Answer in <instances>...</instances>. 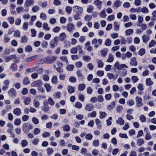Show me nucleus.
I'll list each match as a JSON object with an SVG mask.
<instances>
[{"instance_id": "obj_57", "label": "nucleus", "mask_w": 156, "mask_h": 156, "mask_svg": "<svg viewBox=\"0 0 156 156\" xmlns=\"http://www.w3.org/2000/svg\"><path fill=\"white\" fill-rule=\"evenodd\" d=\"M156 44V42L154 40H152L149 43L148 46L149 48L154 47Z\"/></svg>"}, {"instance_id": "obj_64", "label": "nucleus", "mask_w": 156, "mask_h": 156, "mask_svg": "<svg viewBox=\"0 0 156 156\" xmlns=\"http://www.w3.org/2000/svg\"><path fill=\"white\" fill-rule=\"evenodd\" d=\"M40 133V129L38 128H35L34 131V133L35 135H37Z\"/></svg>"}, {"instance_id": "obj_39", "label": "nucleus", "mask_w": 156, "mask_h": 156, "mask_svg": "<svg viewBox=\"0 0 156 156\" xmlns=\"http://www.w3.org/2000/svg\"><path fill=\"white\" fill-rule=\"evenodd\" d=\"M10 67L13 71H16L17 69V66L15 63H12L11 66Z\"/></svg>"}, {"instance_id": "obj_61", "label": "nucleus", "mask_w": 156, "mask_h": 156, "mask_svg": "<svg viewBox=\"0 0 156 156\" xmlns=\"http://www.w3.org/2000/svg\"><path fill=\"white\" fill-rule=\"evenodd\" d=\"M21 123V121L19 119H16L14 121V123L16 125H20Z\"/></svg>"}, {"instance_id": "obj_13", "label": "nucleus", "mask_w": 156, "mask_h": 156, "mask_svg": "<svg viewBox=\"0 0 156 156\" xmlns=\"http://www.w3.org/2000/svg\"><path fill=\"white\" fill-rule=\"evenodd\" d=\"M16 57V55L15 54L9 55L5 57V61L6 62H8L10 60L15 58Z\"/></svg>"}, {"instance_id": "obj_20", "label": "nucleus", "mask_w": 156, "mask_h": 156, "mask_svg": "<svg viewBox=\"0 0 156 156\" xmlns=\"http://www.w3.org/2000/svg\"><path fill=\"white\" fill-rule=\"evenodd\" d=\"M8 128L7 129V131L9 133H11L12 132V129H13V126L10 123H9L7 125Z\"/></svg>"}, {"instance_id": "obj_62", "label": "nucleus", "mask_w": 156, "mask_h": 156, "mask_svg": "<svg viewBox=\"0 0 156 156\" xmlns=\"http://www.w3.org/2000/svg\"><path fill=\"white\" fill-rule=\"evenodd\" d=\"M82 62L80 61H79L75 63L76 67L77 68L81 67L82 66Z\"/></svg>"}, {"instance_id": "obj_17", "label": "nucleus", "mask_w": 156, "mask_h": 156, "mask_svg": "<svg viewBox=\"0 0 156 156\" xmlns=\"http://www.w3.org/2000/svg\"><path fill=\"white\" fill-rule=\"evenodd\" d=\"M117 124L121 125H123L124 123V121L121 117H119L116 121Z\"/></svg>"}, {"instance_id": "obj_1", "label": "nucleus", "mask_w": 156, "mask_h": 156, "mask_svg": "<svg viewBox=\"0 0 156 156\" xmlns=\"http://www.w3.org/2000/svg\"><path fill=\"white\" fill-rule=\"evenodd\" d=\"M57 58V57L54 56H49L40 59V62H43L47 64H51L54 62Z\"/></svg>"}, {"instance_id": "obj_7", "label": "nucleus", "mask_w": 156, "mask_h": 156, "mask_svg": "<svg viewBox=\"0 0 156 156\" xmlns=\"http://www.w3.org/2000/svg\"><path fill=\"white\" fill-rule=\"evenodd\" d=\"M8 94L11 98H13L16 95V93L15 89L13 88L10 89L8 91Z\"/></svg>"}, {"instance_id": "obj_50", "label": "nucleus", "mask_w": 156, "mask_h": 156, "mask_svg": "<svg viewBox=\"0 0 156 156\" xmlns=\"http://www.w3.org/2000/svg\"><path fill=\"white\" fill-rule=\"evenodd\" d=\"M31 100V98L29 97H27L26 98L25 100L24 101V103L25 105H28L30 102V101Z\"/></svg>"}, {"instance_id": "obj_18", "label": "nucleus", "mask_w": 156, "mask_h": 156, "mask_svg": "<svg viewBox=\"0 0 156 156\" xmlns=\"http://www.w3.org/2000/svg\"><path fill=\"white\" fill-rule=\"evenodd\" d=\"M144 142L143 139L140 138L138 139L136 141V144L138 146H141L144 144Z\"/></svg>"}, {"instance_id": "obj_19", "label": "nucleus", "mask_w": 156, "mask_h": 156, "mask_svg": "<svg viewBox=\"0 0 156 156\" xmlns=\"http://www.w3.org/2000/svg\"><path fill=\"white\" fill-rule=\"evenodd\" d=\"M113 25L115 31H117L119 30V25L118 22H115L114 23Z\"/></svg>"}, {"instance_id": "obj_46", "label": "nucleus", "mask_w": 156, "mask_h": 156, "mask_svg": "<svg viewBox=\"0 0 156 156\" xmlns=\"http://www.w3.org/2000/svg\"><path fill=\"white\" fill-rule=\"evenodd\" d=\"M21 144L23 147H25L28 145V143L26 140H22Z\"/></svg>"}, {"instance_id": "obj_11", "label": "nucleus", "mask_w": 156, "mask_h": 156, "mask_svg": "<svg viewBox=\"0 0 156 156\" xmlns=\"http://www.w3.org/2000/svg\"><path fill=\"white\" fill-rule=\"evenodd\" d=\"M94 108V107L93 105L91 104H87L84 107L85 110L89 112L93 110Z\"/></svg>"}, {"instance_id": "obj_32", "label": "nucleus", "mask_w": 156, "mask_h": 156, "mask_svg": "<svg viewBox=\"0 0 156 156\" xmlns=\"http://www.w3.org/2000/svg\"><path fill=\"white\" fill-rule=\"evenodd\" d=\"M66 37V35L64 32L61 33L59 36V38L61 41H62Z\"/></svg>"}, {"instance_id": "obj_51", "label": "nucleus", "mask_w": 156, "mask_h": 156, "mask_svg": "<svg viewBox=\"0 0 156 156\" xmlns=\"http://www.w3.org/2000/svg\"><path fill=\"white\" fill-rule=\"evenodd\" d=\"M127 105L130 106L133 105H134V101L132 99H129L126 103Z\"/></svg>"}, {"instance_id": "obj_9", "label": "nucleus", "mask_w": 156, "mask_h": 156, "mask_svg": "<svg viewBox=\"0 0 156 156\" xmlns=\"http://www.w3.org/2000/svg\"><path fill=\"white\" fill-rule=\"evenodd\" d=\"M74 28V25L72 23H69L67 25V30L70 34L73 33Z\"/></svg>"}, {"instance_id": "obj_40", "label": "nucleus", "mask_w": 156, "mask_h": 156, "mask_svg": "<svg viewBox=\"0 0 156 156\" xmlns=\"http://www.w3.org/2000/svg\"><path fill=\"white\" fill-rule=\"evenodd\" d=\"M44 87L45 88L47 92H49L50 91L51 87L49 84L46 83L44 84Z\"/></svg>"}, {"instance_id": "obj_43", "label": "nucleus", "mask_w": 156, "mask_h": 156, "mask_svg": "<svg viewBox=\"0 0 156 156\" xmlns=\"http://www.w3.org/2000/svg\"><path fill=\"white\" fill-rule=\"evenodd\" d=\"M94 9V7L92 5H90L87 7V12L88 13H90L92 12Z\"/></svg>"}, {"instance_id": "obj_26", "label": "nucleus", "mask_w": 156, "mask_h": 156, "mask_svg": "<svg viewBox=\"0 0 156 156\" xmlns=\"http://www.w3.org/2000/svg\"><path fill=\"white\" fill-rule=\"evenodd\" d=\"M99 16L101 17L102 18H104L106 17L107 15L106 14L105 9H103L102 11L100 13Z\"/></svg>"}, {"instance_id": "obj_56", "label": "nucleus", "mask_w": 156, "mask_h": 156, "mask_svg": "<svg viewBox=\"0 0 156 156\" xmlns=\"http://www.w3.org/2000/svg\"><path fill=\"white\" fill-rule=\"evenodd\" d=\"M139 119L142 122H144L146 120V117L143 115H141L140 116Z\"/></svg>"}, {"instance_id": "obj_30", "label": "nucleus", "mask_w": 156, "mask_h": 156, "mask_svg": "<svg viewBox=\"0 0 156 156\" xmlns=\"http://www.w3.org/2000/svg\"><path fill=\"white\" fill-rule=\"evenodd\" d=\"M47 153L48 155H50L52 154L54 152V150L52 148L48 147L46 150Z\"/></svg>"}, {"instance_id": "obj_10", "label": "nucleus", "mask_w": 156, "mask_h": 156, "mask_svg": "<svg viewBox=\"0 0 156 156\" xmlns=\"http://www.w3.org/2000/svg\"><path fill=\"white\" fill-rule=\"evenodd\" d=\"M43 106L42 107V110L44 112H47L49 109L48 105V102L46 100H45L43 103Z\"/></svg>"}, {"instance_id": "obj_27", "label": "nucleus", "mask_w": 156, "mask_h": 156, "mask_svg": "<svg viewBox=\"0 0 156 156\" xmlns=\"http://www.w3.org/2000/svg\"><path fill=\"white\" fill-rule=\"evenodd\" d=\"M150 37L147 35H144L142 36V40L144 43H146L149 40Z\"/></svg>"}, {"instance_id": "obj_21", "label": "nucleus", "mask_w": 156, "mask_h": 156, "mask_svg": "<svg viewBox=\"0 0 156 156\" xmlns=\"http://www.w3.org/2000/svg\"><path fill=\"white\" fill-rule=\"evenodd\" d=\"M96 124L97 126V128L98 129H100L101 128V122L99 119H96L95 120Z\"/></svg>"}, {"instance_id": "obj_48", "label": "nucleus", "mask_w": 156, "mask_h": 156, "mask_svg": "<svg viewBox=\"0 0 156 156\" xmlns=\"http://www.w3.org/2000/svg\"><path fill=\"white\" fill-rule=\"evenodd\" d=\"M93 145L95 147H97L99 145V141L98 140H95L92 142Z\"/></svg>"}, {"instance_id": "obj_52", "label": "nucleus", "mask_w": 156, "mask_h": 156, "mask_svg": "<svg viewBox=\"0 0 156 156\" xmlns=\"http://www.w3.org/2000/svg\"><path fill=\"white\" fill-rule=\"evenodd\" d=\"M92 18L91 16L89 15H87L84 17V20L85 21H90Z\"/></svg>"}, {"instance_id": "obj_24", "label": "nucleus", "mask_w": 156, "mask_h": 156, "mask_svg": "<svg viewBox=\"0 0 156 156\" xmlns=\"http://www.w3.org/2000/svg\"><path fill=\"white\" fill-rule=\"evenodd\" d=\"M153 84V82L151 81L150 78H148L146 79V84L147 86H151Z\"/></svg>"}, {"instance_id": "obj_5", "label": "nucleus", "mask_w": 156, "mask_h": 156, "mask_svg": "<svg viewBox=\"0 0 156 156\" xmlns=\"http://www.w3.org/2000/svg\"><path fill=\"white\" fill-rule=\"evenodd\" d=\"M114 66L115 68L117 69L118 70H121L124 68H128V66L125 64H123L120 65L119 62H116Z\"/></svg>"}, {"instance_id": "obj_37", "label": "nucleus", "mask_w": 156, "mask_h": 156, "mask_svg": "<svg viewBox=\"0 0 156 156\" xmlns=\"http://www.w3.org/2000/svg\"><path fill=\"white\" fill-rule=\"evenodd\" d=\"M27 38L25 35L21 37V43H26L27 42Z\"/></svg>"}, {"instance_id": "obj_35", "label": "nucleus", "mask_w": 156, "mask_h": 156, "mask_svg": "<svg viewBox=\"0 0 156 156\" xmlns=\"http://www.w3.org/2000/svg\"><path fill=\"white\" fill-rule=\"evenodd\" d=\"M98 62V66L99 68H102L104 66V64L102 61L98 59L97 61Z\"/></svg>"}, {"instance_id": "obj_36", "label": "nucleus", "mask_w": 156, "mask_h": 156, "mask_svg": "<svg viewBox=\"0 0 156 156\" xmlns=\"http://www.w3.org/2000/svg\"><path fill=\"white\" fill-rule=\"evenodd\" d=\"M43 27L44 30L46 31H49L50 28L48 27V25L47 23H44L43 24Z\"/></svg>"}, {"instance_id": "obj_41", "label": "nucleus", "mask_w": 156, "mask_h": 156, "mask_svg": "<svg viewBox=\"0 0 156 156\" xmlns=\"http://www.w3.org/2000/svg\"><path fill=\"white\" fill-rule=\"evenodd\" d=\"M145 53V49L143 48H141L138 51V54L141 56L143 55Z\"/></svg>"}, {"instance_id": "obj_22", "label": "nucleus", "mask_w": 156, "mask_h": 156, "mask_svg": "<svg viewBox=\"0 0 156 156\" xmlns=\"http://www.w3.org/2000/svg\"><path fill=\"white\" fill-rule=\"evenodd\" d=\"M133 29H129L126 30L125 32V35L129 36L132 34L133 33Z\"/></svg>"}, {"instance_id": "obj_14", "label": "nucleus", "mask_w": 156, "mask_h": 156, "mask_svg": "<svg viewBox=\"0 0 156 156\" xmlns=\"http://www.w3.org/2000/svg\"><path fill=\"white\" fill-rule=\"evenodd\" d=\"M129 64L131 66H136L137 65L138 63L136 61L135 57H133L130 59V61Z\"/></svg>"}, {"instance_id": "obj_31", "label": "nucleus", "mask_w": 156, "mask_h": 156, "mask_svg": "<svg viewBox=\"0 0 156 156\" xmlns=\"http://www.w3.org/2000/svg\"><path fill=\"white\" fill-rule=\"evenodd\" d=\"M74 68V66L73 65H68L66 67V69L68 71H73Z\"/></svg>"}, {"instance_id": "obj_8", "label": "nucleus", "mask_w": 156, "mask_h": 156, "mask_svg": "<svg viewBox=\"0 0 156 156\" xmlns=\"http://www.w3.org/2000/svg\"><path fill=\"white\" fill-rule=\"evenodd\" d=\"M136 106L137 107H141L143 105V104L142 102V99L140 97L137 96L136 97Z\"/></svg>"}, {"instance_id": "obj_23", "label": "nucleus", "mask_w": 156, "mask_h": 156, "mask_svg": "<svg viewBox=\"0 0 156 156\" xmlns=\"http://www.w3.org/2000/svg\"><path fill=\"white\" fill-rule=\"evenodd\" d=\"M67 90L69 94H72L75 91L74 87L71 86H69L68 87Z\"/></svg>"}, {"instance_id": "obj_53", "label": "nucleus", "mask_w": 156, "mask_h": 156, "mask_svg": "<svg viewBox=\"0 0 156 156\" xmlns=\"http://www.w3.org/2000/svg\"><path fill=\"white\" fill-rule=\"evenodd\" d=\"M75 106L76 108L79 109H80L82 107L81 103L79 101L76 102L75 104Z\"/></svg>"}, {"instance_id": "obj_33", "label": "nucleus", "mask_w": 156, "mask_h": 156, "mask_svg": "<svg viewBox=\"0 0 156 156\" xmlns=\"http://www.w3.org/2000/svg\"><path fill=\"white\" fill-rule=\"evenodd\" d=\"M36 56H33L30 57L26 59L25 61L27 62H31L32 61L36 59Z\"/></svg>"}, {"instance_id": "obj_6", "label": "nucleus", "mask_w": 156, "mask_h": 156, "mask_svg": "<svg viewBox=\"0 0 156 156\" xmlns=\"http://www.w3.org/2000/svg\"><path fill=\"white\" fill-rule=\"evenodd\" d=\"M43 83L42 81L40 80H38L35 81L34 82L32 83L31 84L32 87H39L42 86Z\"/></svg>"}, {"instance_id": "obj_63", "label": "nucleus", "mask_w": 156, "mask_h": 156, "mask_svg": "<svg viewBox=\"0 0 156 156\" xmlns=\"http://www.w3.org/2000/svg\"><path fill=\"white\" fill-rule=\"evenodd\" d=\"M48 101L49 104L51 105H53L55 104V102L51 98H49L48 99Z\"/></svg>"}, {"instance_id": "obj_42", "label": "nucleus", "mask_w": 156, "mask_h": 156, "mask_svg": "<svg viewBox=\"0 0 156 156\" xmlns=\"http://www.w3.org/2000/svg\"><path fill=\"white\" fill-rule=\"evenodd\" d=\"M83 59L85 62H89L91 59V58L90 56L85 55L83 57Z\"/></svg>"}, {"instance_id": "obj_15", "label": "nucleus", "mask_w": 156, "mask_h": 156, "mask_svg": "<svg viewBox=\"0 0 156 156\" xmlns=\"http://www.w3.org/2000/svg\"><path fill=\"white\" fill-rule=\"evenodd\" d=\"M34 3V0H26L24 5L25 6L28 7L33 4Z\"/></svg>"}, {"instance_id": "obj_47", "label": "nucleus", "mask_w": 156, "mask_h": 156, "mask_svg": "<svg viewBox=\"0 0 156 156\" xmlns=\"http://www.w3.org/2000/svg\"><path fill=\"white\" fill-rule=\"evenodd\" d=\"M39 9V7L37 5L34 6L32 9V11L34 12H35L38 11Z\"/></svg>"}, {"instance_id": "obj_45", "label": "nucleus", "mask_w": 156, "mask_h": 156, "mask_svg": "<svg viewBox=\"0 0 156 156\" xmlns=\"http://www.w3.org/2000/svg\"><path fill=\"white\" fill-rule=\"evenodd\" d=\"M63 130L66 132H68L70 129V127L68 125H65L63 127Z\"/></svg>"}, {"instance_id": "obj_49", "label": "nucleus", "mask_w": 156, "mask_h": 156, "mask_svg": "<svg viewBox=\"0 0 156 156\" xmlns=\"http://www.w3.org/2000/svg\"><path fill=\"white\" fill-rule=\"evenodd\" d=\"M131 80L134 83L137 82L139 80V79L136 76H134L131 77Z\"/></svg>"}, {"instance_id": "obj_58", "label": "nucleus", "mask_w": 156, "mask_h": 156, "mask_svg": "<svg viewBox=\"0 0 156 156\" xmlns=\"http://www.w3.org/2000/svg\"><path fill=\"white\" fill-rule=\"evenodd\" d=\"M33 104L34 106L36 108H38L40 105V103L39 101L36 100H34L33 102Z\"/></svg>"}, {"instance_id": "obj_25", "label": "nucleus", "mask_w": 156, "mask_h": 156, "mask_svg": "<svg viewBox=\"0 0 156 156\" xmlns=\"http://www.w3.org/2000/svg\"><path fill=\"white\" fill-rule=\"evenodd\" d=\"M100 52L102 56H105L108 53V50L107 48H105L104 49L101 50Z\"/></svg>"}, {"instance_id": "obj_16", "label": "nucleus", "mask_w": 156, "mask_h": 156, "mask_svg": "<svg viewBox=\"0 0 156 156\" xmlns=\"http://www.w3.org/2000/svg\"><path fill=\"white\" fill-rule=\"evenodd\" d=\"M13 113L15 115L19 116L21 113V110L19 108H16L13 110Z\"/></svg>"}, {"instance_id": "obj_38", "label": "nucleus", "mask_w": 156, "mask_h": 156, "mask_svg": "<svg viewBox=\"0 0 156 156\" xmlns=\"http://www.w3.org/2000/svg\"><path fill=\"white\" fill-rule=\"evenodd\" d=\"M23 84L27 85L29 84L30 83V81L27 77H25L23 79Z\"/></svg>"}, {"instance_id": "obj_2", "label": "nucleus", "mask_w": 156, "mask_h": 156, "mask_svg": "<svg viewBox=\"0 0 156 156\" xmlns=\"http://www.w3.org/2000/svg\"><path fill=\"white\" fill-rule=\"evenodd\" d=\"M33 126L28 122L24 123L23 126V130L25 133H28L32 129Z\"/></svg>"}, {"instance_id": "obj_4", "label": "nucleus", "mask_w": 156, "mask_h": 156, "mask_svg": "<svg viewBox=\"0 0 156 156\" xmlns=\"http://www.w3.org/2000/svg\"><path fill=\"white\" fill-rule=\"evenodd\" d=\"M58 41V37H55L53 39L50 41V44L51 48H55L57 45Z\"/></svg>"}, {"instance_id": "obj_3", "label": "nucleus", "mask_w": 156, "mask_h": 156, "mask_svg": "<svg viewBox=\"0 0 156 156\" xmlns=\"http://www.w3.org/2000/svg\"><path fill=\"white\" fill-rule=\"evenodd\" d=\"M73 10L76 13L81 14L83 11V8L78 6H75L73 7Z\"/></svg>"}, {"instance_id": "obj_60", "label": "nucleus", "mask_w": 156, "mask_h": 156, "mask_svg": "<svg viewBox=\"0 0 156 156\" xmlns=\"http://www.w3.org/2000/svg\"><path fill=\"white\" fill-rule=\"evenodd\" d=\"M98 101L99 102H101L104 101V99L102 96L101 95H98L97 98Z\"/></svg>"}, {"instance_id": "obj_34", "label": "nucleus", "mask_w": 156, "mask_h": 156, "mask_svg": "<svg viewBox=\"0 0 156 156\" xmlns=\"http://www.w3.org/2000/svg\"><path fill=\"white\" fill-rule=\"evenodd\" d=\"M85 88V85L84 84H81L79 85L78 89L80 91L83 90Z\"/></svg>"}, {"instance_id": "obj_12", "label": "nucleus", "mask_w": 156, "mask_h": 156, "mask_svg": "<svg viewBox=\"0 0 156 156\" xmlns=\"http://www.w3.org/2000/svg\"><path fill=\"white\" fill-rule=\"evenodd\" d=\"M122 4V2L119 0H116L114 3L113 7L115 9H117Z\"/></svg>"}, {"instance_id": "obj_44", "label": "nucleus", "mask_w": 156, "mask_h": 156, "mask_svg": "<svg viewBox=\"0 0 156 156\" xmlns=\"http://www.w3.org/2000/svg\"><path fill=\"white\" fill-rule=\"evenodd\" d=\"M107 75L108 78L110 80L113 79L114 80H115L117 78V76L115 77L114 75L111 73H108L107 74Z\"/></svg>"}, {"instance_id": "obj_54", "label": "nucleus", "mask_w": 156, "mask_h": 156, "mask_svg": "<svg viewBox=\"0 0 156 156\" xmlns=\"http://www.w3.org/2000/svg\"><path fill=\"white\" fill-rule=\"evenodd\" d=\"M10 40V38L7 35H5L4 37L3 41L5 43L8 42Z\"/></svg>"}, {"instance_id": "obj_28", "label": "nucleus", "mask_w": 156, "mask_h": 156, "mask_svg": "<svg viewBox=\"0 0 156 156\" xmlns=\"http://www.w3.org/2000/svg\"><path fill=\"white\" fill-rule=\"evenodd\" d=\"M109 57L107 60V62H112L114 60V58L112 54L110 53L109 54Z\"/></svg>"}, {"instance_id": "obj_29", "label": "nucleus", "mask_w": 156, "mask_h": 156, "mask_svg": "<svg viewBox=\"0 0 156 156\" xmlns=\"http://www.w3.org/2000/svg\"><path fill=\"white\" fill-rule=\"evenodd\" d=\"M115 101H113L110 105H109L108 106V109L109 110H111L112 109L114 108L115 107Z\"/></svg>"}, {"instance_id": "obj_59", "label": "nucleus", "mask_w": 156, "mask_h": 156, "mask_svg": "<svg viewBox=\"0 0 156 156\" xmlns=\"http://www.w3.org/2000/svg\"><path fill=\"white\" fill-rule=\"evenodd\" d=\"M141 12L143 13H147L149 12V10L146 7H144L141 8Z\"/></svg>"}, {"instance_id": "obj_55", "label": "nucleus", "mask_w": 156, "mask_h": 156, "mask_svg": "<svg viewBox=\"0 0 156 156\" xmlns=\"http://www.w3.org/2000/svg\"><path fill=\"white\" fill-rule=\"evenodd\" d=\"M99 114V117L101 119L104 118L106 115V114L105 112H100Z\"/></svg>"}]
</instances>
